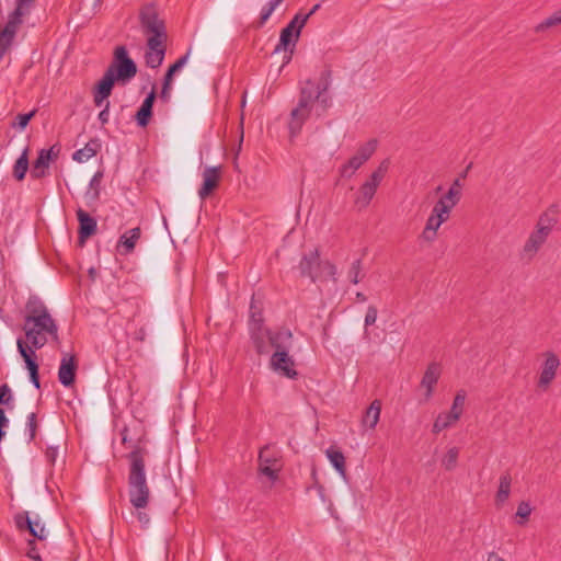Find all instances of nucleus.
<instances>
[{"instance_id":"nucleus-1","label":"nucleus","mask_w":561,"mask_h":561,"mask_svg":"<svg viewBox=\"0 0 561 561\" xmlns=\"http://www.w3.org/2000/svg\"><path fill=\"white\" fill-rule=\"evenodd\" d=\"M25 310L23 330L32 347L42 348L49 339L55 342L59 341L58 325L38 297H30Z\"/></svg>"},{"instance_id":"nucleus-57","label":"nucleus","mask_w":561,"mask_h":561,"mask_svg":"<svg viewBox=\"0 0 561 561\" xmlns=\"http://www.w3.org/2000/svg\"><path fill=\"white\" fill-rule=\"evenodd\" d=\"M356 298H357V300H359L362 302H365L367 300V297L363 293H359V291L356 294Z\"/></svg>"},{"instance_id":"nucleus-46","label":"nucleus","mask_w":561,"mask_h":561,"mask_svg":"<svg viewBox=\"0 0 561 561\" xmlns=\"http://www.w3.org/2000/svg\"><path fill=\"white\" fill-rule=\"evenodd\" d=\"M12 400L11 389L8 383L0 386V404H8Z\"/></svg>"},{"instance_id":"nucleus-44","label":"nucleus","mask_w":561,"mask_h":561,"mask_svg":"<svg viewBox=\"0 0 561 561\" xmlns=\"http://www.w3.org/2000/svg\"><path fill=\"white\" fill-rule=\"evenodd\" d=\"M35 114H36V110H33L26 114H19L16 116V122L13 123V127H18L19 129H24L27 126L28 122L34 117Z\"/></svg>"},{"instance_id":"nucleus-56","label":"nucleus","mask_w":561,"mask_h":561,"mask_svg":"<svg viewBox=\"0 0 561 561\" xmlns=\"http://www.w3.org/2000/svg\"><path fill=\"white\" fill-rule=\"evenodd\" d=\"M145 336H146V331L144 328L139 329L137 332H136V339L139 340V341H144L145 340Z\"/></svg>"},{"instance_id":"nucleus-2","label":"nucleus","mask_w":561,"mask_h":561,"mask_svg":"<svg viewBox=\"0 0 561 561\" xmlns=\"http://www.w3.org/2000/svg\"><path fill=\"white\" fill-rule=\"evenodd\" d=\"M146 450L136 447L127 456L130 466L128 473V495L130 504L138 511L137 518L140 524L147 526L149 524V516L147 513L141 512L149 504L150 489L146 478Z\"/></svg>"},{"instance_id":"nucleus-34","label":"nucleus","mask_w":561,"mask_h":561,"mask_svg":"<svg viewBox=\"0 0 561 561\" xmlns=\"http://www.w3.org/2000/svg\"><path fill=\"white\" fill-rule=\"evenodd\" d=\"M457 421L458 419L456 417V415H453L450 412L440 413L436 417L432 431L434 434H438L442 431L453 426Z\"/></svg>"},{"instance_id":"nucleus-12","label":"nucleus","mask_w":561,"mask_h":561,"mask_svg":"<svg viewBox=\"0 0 561 561\" xmlns=\"http://www.w3.org/2000/svg\"><path fill=\"white\" fill-rule=\"evenodd\" d=\"M434 205L431 215L428 216L425 227L421 233V238L426 242H433L437 237V231L440 226L446 222L450 215Z\"/></svg>"},{"instance_id":"nucleus-41","label":"nucleus","mask_w":561,"mask_h":561,"mask_svg":"<svg viewBox=\"0 0 561 561\" xmlns=\"http://www.w3.org/2000/svg\"><path fill=\"white\" fill-rule=\"evenodd\" d=\"M360 271H362V261L360 260L354 261L348 270V278L353 284H358L360 282Z\"/></svg>"},{"instance_id":"nucleus-53","label":"nucleus","mask_w":561,"mask_h":561,"mask_svg":"<svg viewBox=\"0 0 561 561\" xmlns=\"http://www.w3.org/2000/svg\"><path fill=\"white\" fill-rule=\"evenodd\" d=\"M449 188L462 194V183L460 181V178L455 179Z\"/></svg>"},{"instance_id":"nucleus-37","label":"nucleus","mask_w":561,"mask_h":561,"mask_svg":"<svg viewBox=\"0 0 561 561\" xmlns=\"http://www.w3.org/2000/svg\"><path fill=\"white\" fill-rule=\"evenodd\" d=\"M459 448L450 447L442 458V466L447 471H453L458 463Z\"/></svg>"},{"instance_id":"nucleus-38","label":"nucleus","mask_w":561,"mask_h":561,"mask_svg":"<svg viewBox=\"0 0 561 561\" xmlns=\"http://www.w3.org/2000/svg\"><path fill=\"white\" fill-rule=\"evenodd\" d=\"M465 401L466 392L463 390L458 391L454 398L453 405L449 411L453 415H456L458 420L462 415Z\"/></svg>"},{"instance_id":"nucleus-31","label":"nucleus","mask_w":561,"mask_h":561,"mask_svg":"<svg viewBox=\"0 0 561 561\" xmlns=\"http://www.w3.org/2000/svg\"><path fill=\"white\" fill-rule=\"evenodd\" d=\"M461 193L457 191L448 190L436 203L435 205L440 209L444 208L446 213L450 215L453 208L459 203L461 198Z\"/></svg>"},{"instance_id":"nucleus-30","label":"nucleus","mask_w":561,"mask_h":561,"mask_svg":"<svg viewBox=\"0 0 561 561\" xmlns=\"http://www.w3.org/2000/svg\"><path fill=\"white\" fill-rule=\"evenodd\" d=\"M325 455L330 460L334 469L340 473L342 478H346L345 457L342 451L330 447L325 450Z\"/></svg>"},{"instance_id":"nucleus-29","label":"nucleus","mask_w":561,"mask_h":561,"mask_svg":"<svg viewBox=\"0 0 561 561\" xmlns=\"http://www.w3.org/2000/svg\"><path fill=\"white\" fill-rule=\"evenodd\" d=\"M100 149L99 139H91L85 146L81 149H78L73 152L72 159L77 162H84L94 157Z\"/></svg>"},{"instance_id":"nucleus-48","label":"nucleus","mask_w":561,"mask_h":561,"mask_svg":"<svg viewBox=\"0 0 561 561\" xmlns=\"http://www.w3.org/2000/svg\"><path fill=\"white\" fill-rule=\"evenodd\" d=\"M28 550H27V553L26 556L34 560V561H42V558L39 556V552L38 550L36 549V546H35V541L34 540H30L28 541Z\"/></svg>"},{"instance_id":"nucleus-21","label":"nucleus","mask_w":561,"mask_h":561,"mask_svg":"<svg viewBox=\"0 0 561 561\" xmlns=\"http://www.w3.org/2000/svg\"><path fill=\"white\" fill-rule=\"evenodd\" d=\"M220 178V167H209L203 172V185L198 191L201 199H205L217 187Z\"/></svg>"},{"instance_id":"nucleus-15","label":"nucleus","mask_w":561,"mask_h":561,"mask_svg":"<svg viewBox=\"0 0 561 561\" xmlns=\"http://www.w3.org/2000/svg\"><path fill=\"white\" fill-rule=\"evenodd\" d=\"M289 351L274 352L271 356L270 365L273 370L280 373L288 378H296L297 371L294 368V359L288 355Z\"/></svg>"},{"instance_id":"nucleus-26","label":"nucleus","mask_w":561,"mask_h":561,"mask_svg":"<svg viewBox=\"0 0 561 561\" xmlns=\"http://www.w3.org/2000/svg\"><path fill=\"white\" fill-rule=\"evenodd\" d=\"M320 265V257L318 251L310 252L308 255H305L300 263L299 270L302 276H308L312 280L317 277V268Z\"/></svg>"},{"instance_id":"nucleus-45","label":"nucleus","mask_w":561,"mask_h":561,"mask_svg":"<svg viewBox=\"0 0 561 561\" xmlns=\"http://www.w3.org/2000/svg\"><path fill=\"white\" fill-rule=\"evenodd\" d=\"M260 328H263V318L261 312H256L254 310L253 302L251 304V330L255 329L257 330Z\"/></svg>"},{"instance_id":"nucleus-11","label":"nucleus","mask_w":561,"mask_h":561,"mask_svg":"<svg viewBox=\"0 0 561 561\" xmlns=\"http://www.w3.org/2000/svg\"><path fill=\"white\" fill-rule=\"evenodd\" d=\"M60 148L56 145L49 149H42L31 169V178L34 180L43 179L48 175L49 164L58 158Z\"/></svg>"},{"instance_id":"nucleus-10","label":"nucleus","mask_w":561,"mask_h":561,"mask_svg":"<svg viewBox=\"0 0 561 561\" xmlns=\"http://www.w3.org/2000/svg\"><path fill=\"white\" fill-rule=\"evenodd\" d=\"M140 21L144 32L150 34L148 38L167 39L164 23L159 19L153 7H146L141 10Z\"/></svg>"},{"instance_id":"nucleus-51","label":"nucleus","mask_w":561,"mask_h":561,"mask_svg":"<svg viewBox=\"0 0 561 561\" xmlns=\"http://www.w3.org/2000/svg\"><path fill=\"white\" fill-rule=\"evenodd\" d=\"M57 455H58V448H57V447H49V448H47V450H46V457H47V459H48L51 463H54V462H55Z\"/></svg>"},{"instance_id":"nucleus-49","label":"nucleus","mask_w":561,"mask_h":561,"mask_svg":"<svg viewBox=\"0 0 561 561\" xmlns=\"http://www.w3.org/2000/svg\"><path fill=\"white\" fill-rule=\"evenodd\" d=\"M9 420L5 416L4 410L0 408V442L5 436L4 428L8 426Z\"/></svg>"},{"instance_id":"nucleus-54","label":"nucleus","mask_w":561,"mask_h":561,"mask_svg":"<svg viewBox=\"0 0 561 561\" xmlns=\"http://www.w3.org/2000/svg\"><path fill=\"white\" fill-rule=\"evenodd\" d=\"M486 561H505L504 558H502L499 553L495 551H491L488 553Z\"/></svg>"},{"instance_id":"nucleus-25","label":"nucleus","mask_w":561,"mask_h":561,"mask_svg":"<svg viewBox=\"0 0 561 561\" xmlns=\"http://www.w3.org/2000/svg\"><path fill=\"white\" fill-rule=\"evenodd\" d=\"M154 100H156V90L153 88L148 93V95L146 96L141 106L139 107V110L137 111V113L135 115L138 126L146 127L149 124L150 118L152 116V106H153Z\"/></svg>"},{"instance_id":"nucleus-39","label":"nucleus","mask_w":561,"mask_h":561,"mask_svg":"<svg viewBox=\"0 0 561 561\" xmlns=\"http://www.w3.org/2000/svg\"><path fill=\"white\" fill-rule=\"evenodd\" d=\"M561 24V9L553 12L549 18L539 23L536 27V32H543L545 30Z\"/></svg>"},{"instance_id":"nucleus-17","label":"nucleus","mask_w":561,"mask_h":561,"mask_svg":"<svg viewBox=\"0 0 561 561\" xmlns=\"http://www.w3.org/2000/svg\"><path fill=\"white\" fill-rule=\"evenodd\" d=\"M15 524L20 529H27L34 538L44 540L47 537L45 526L41 520L38 518L32 519L26 512L15 516Z\"/></svg>"},{"instance_id":"nucleus-23","label":"nucleus","mask_w":561,"mask_h":561,"mask_svg":"<svg viewBox=\"0 0 561 561\" xmlns=\"http://www.w3.org/2000/svg\"><path fill=\"white\" fill-rule=\"evenodd\" d=\"M442 373L440 365L438 363H431L425 370L421 386L426 389L425 398L430 399L433 394L434 387L437 383Z\"/></svg>"},{"instance_id":"nucleus-22","label":"nucleus","mask_w":561,"mask_h":561,"mask_svg":"<svg viewBox=\"0 0 561 561\" xmlns=\"http://www.w3.org/2000/svg\"><path fill=\"white\" fill-rule=\"evenodd\" d=\"M77 218L79 221V240L83 243L88 238L96 232V220L82 208L77 210Z\"/></svg>"},{"instance_id":"nucleus-19","label":"nucleus","mask_w":561,"mask_h":561,"mask_svg":"<svg viewBox=\"0 0 561 561\" xmlns=\"http://www.w3.org/2000/svg\"><path fill=\"white\" fill-rule=\"evenodd\" d=\"M77 363L73 355L65 354L60 360L58 369V379L65 387H70L75 382Z\"/></svg>"},{"instance_id":"nucleus-5","label":"nucleus","mask_w":561,"mask_h":561,"mask_svg":"<svg viewBox=\"0 0 561 561\" xmlns=\"http://www.w3.org/2000/svg\"><path fill=\"white\" fill-rule=\"evenodd\" d=\"M557 219L549 213H543L537 224L535 230L529 234L523 247V255L528 260L535 257L540 248L545 244L550 236Z\"/></svg>"},{"instance_id":"nucleus-9","label":"nucleus","mask_w":561,"mask_h":561,"mask_svg":"<svg viewBox=\"0 0 561 561\" xmlns=\"http://www.w3.org/2000/svg\"><path fill=\"white\" fill-rule=\"evenodd\" d=\"M543 360L540 365L537 387L541 390H547L557 377V371L560 367V358L552 351L542 353Z\"/></svg>"},{"instance_id":"nucleus-42","label":"nucleus","mask_w":561,"mask_h":561,"mask_svg":"<svg viewBox=\"0 0 561 561\" xmlns=\"http://www.w3.org/2000/svg\"><path fill=\"white\" fill-rule=\"evenodd\" d=\"M26 430L28 432V440L32 442L36 436L37 431V415L32 412L27 415Z\"/></svg>"},{"instance_id":"nucleus-27","label":"nucleus","mask_w":561,"mask_h":561,"mask_svg":"<svg viewBox=\"0 0 561 561\" xmlns=\"http://www.w3.org/2000/svg\"><path fill=\"white\" fill-rule=\"evenodd\" d=\"M381 402L379 400H374L362 417V425L366 428L374 430L379 422Z\"/></svg>"},{"instance_id":"nucleus-4","label":"nucleus","mask_w":561,"mask_h":561,"mask_svg":"<svg viewBox=\"0 0 561 561\" xmlns=\"http://www.w3.org/2000/svg\"><path fill=\"white\" fill-rule=\"evenodd\" d=\"M325 90L327 85L321 89L320 85H317L311 80H308L306 85L301 88L298 104L291 110L288 122V129L291 137L300 133L304 123L310 117L313 104L317 101L323 104V111H325L328 107V98L322 96Z\"/></svg>"},{"instance_id":"nucleus-20","label":"nucleus","mask_w":561,"mask_h":561,"mask_svg":"<svg viewBox=\"0 0 561 561\" xmlns=\"http://www.w3.org/2000/svg\"><path fill=\"white\" fill-rule=\"evenodd\" d=\"M259 470L262 474L266 476L271 481H275L278 478L279 467H275L277 459L268 455V447L261 448L259 454Z\"/></svg>"},{"instance_id":"nucleus-43","label":"nucleus","mask_w":561,"mask_h":561,"mask_svg":"<svg viewBox=\"0 0 561 561\" xmlns=\"http://www.w3.org/2000/svg\"><path fill=\"white\" fill-rule=\"evenodd\" d=\"M531 506L528 502H520L517 506L516 516L523 518L524 520L518 522L519 525H524L525 520L528 519L531 514Z\"/></svg>"},{"instance_id":"nucleus-55","label":"nucleus","mask_w":561,"mask_h":561,"mask_svg":"<svg viewBox=\"0 0 561 561\" xmlns=\"http://www.w3.org/2000/svg\"><path fill=\"white\" fill-rule=\"evenodd\" d=\"M320 3H316L308 13L302 14V16H306V23L308 22L310 16L313 15L320 9Z\"/></svg>"},{"instance_id":"nucleus-7","label":"nucleus","mask_w":561,"mask_h":561,"mask_svg":"<svg viewBox=\"0 0 561 561\" xmlns=\"http://www.w3.org/2000/svg\"><path fill=\"white\" fill-rule=\"evenodd\" d=\"M389 162L383 160L379 167L371 173L369 179L359 187L355 198V205L362 209L366 208L374 198L378 186L388 171Z\"/></svg>"},{"instance_id":"nucleus-50","label":"nucleus","mask_w":561,"mask_h":561,"mask_svg":"<svg viewBox=\"0 0 561 561\" xmlns=\"http://www.w3.org/2000/svg\"><path fill=\"white\" fill-rule=\"evenodd\" d=\"M110 102H106L104 104V107L103 110L99 113V121L101 122L102 125H105L108 123V119H110Z\"/></svg>"},{"instance_id":"nucleus-47","label":"nucleus","mask_w":561,"mask_h":561,"mask_svg":"<svg viewBox=\"0 0 561 561\" xmlns=\"http://www.w3.org/2000/svg\"><path fill=\"white\" fill-rule=\"evenodd\" d=\"M377 308L375 306H369L367 308V312H366V316H365V327H369V325H373L376 320H377Z\"/></svg>"},{"instance_id":"nucleus-33","label":"nucleus","mask_w":561,"mask_h":561,"mask_svg":"<svg viewBox=\"0 0 561 561\" xmlns=\"http://www.w3.org/2000/svg\"><path fill=\"white\" fill-rule=\"evenodd\" d=\"M512 478L510 473H504L500 477L499 489L496 492V502L504 503L511 494Z\"/></svg>"},{"instance_id":"nucleus-18","label":"nucleus","mask_w":561,"mask_h":561,"mask_svg":"<svg viewBox=\"0 0 561 561\" xmlns=\"http://www.w3.org/2000/svg\"><path fill=\"white\" fill-rule=\"evenodd\" d=\"M266 339L268 344L278 351H289L293 343V333L289 329L282 328L277 331H266Z\"/></svg>"},{"instance_id":"nucleus-52","label":"nucleus","mask_w":561,"mask_h":561,"mask_svg":"<svg viewBox=\"0 0 561 561\" xmlns=\"http://www.w3.org/2000/svg\"><path fill=\"white\" fill-rule=\"evenodd\" d=\"M107 98L106 96H101L99 95L98 92L93 91V102L95 104V106H103L104 103H106L107 101Z\"/></svg>"},{"instance_id":"nucleus-13","label":"nucleus","mask_w":561,"mask_h":561,"mask_svg":"<svg viewBox=\"0 0 561 561\" xmlns=\"http://www.w3.org/2000/svg\"><path fill=\"white\" fill-rule=\"evenodd\" d=\"M16 344L19 353L23 357L26 364V368L28 369L31 382L36 389H39L41 382L38 376V364L35 360V352L31 348V346L26 345L22 339H19Z\"/></svg>"},{"instance_id":"nucleus-60","label":"nucleus","mask_w":561,"mask_h":561,"mask_svg":"<svg viewBox=\"0 0 561 561\" xmlns=\"http://www.w3.org/2000/svg\"><path fill=\"white\" fill-rule=\"evenodd\" d=\"M440 191H442V186H438V187L436 188V192H440Z\"/></svg>"},{"instance_id":"nucleus-8","label":"nucleus","mask_w":561,"mask_h":561,"mask_svg":"<svg viewBox=\"0 0 561 561\" xmlns=\"http://www.w3.org/2000/svg\"><path fill=\"white\" fill-rule=\"evenodd\" d=\"M377 149V140L370 139L362 145L356 154H354L345 164L340 169L342 178H352L355 172L374 154Z\"/></svg>"},{"instance_id":"nucleus-16","label":"nucleus","mask_w":561,"mask_h":561,"mask_svg":"<svg viewBox=\"0 0 561 561\" xmlns=\"http://www.w3.org/2000/svg\"><path fill=\"white\" fill-rule=\"evenodd\" d=\"M164 42L165 39L148 38V50L145 54V60L148 67L158 68L161 66L165 55Z\"/></svg>"},{"instance_id":"nucleus-58","label":"nucleus","mask_w":561,"mask_h":561,"mask_svg":"<svg viewBox=\"0 0 561 561\" xmlns=\"http://www.w3.org/2000/svg\"><path fill=\"white\" fill-rule=\"evenodd\" d=\"M330 268L332 270V273H334V271H335L334 265H330Z\"/></svg>"},{"instance_id":"nucleus-32","label":"nucleus","mask_w":561,"mask_h":561,"mask_svg":"<svg viewBox=\"0 0 561 561\" xmlns=\"http://www.w3.org/2000/svg\"><path fill=\"white\" fill-rule=\"evenodd\" d=\"M267 329L260 328L257 330L252 329L251 339L253 341L254 347L259 354H267L268 345L265 343Z\"/></svg>"},{"instance_id":"nucleus-3","label":"nucleus","mask_w":561,"mask_h":561,"mask_svg":"<svg viewBox=\"0 0 561 561\" xmlns=\"http://www.w3.org/2000/svg\"><path fill=\"white\" fill-rule=\"evenodd\" d=\"M137 73L135 61L128 56L125 46H117L114 50V59L96 84L94 91L101 96L108 98L115 82L126 84Z\"/></svg>"},{"instance_id":"nucleus-35","label":"nucleus","mask_w":561,"mask_h":561,"mask_svg":"<svg viewBox=\"0 0 561 561\" xmlns=\"http://www.w3.org/2000/svg\"><path fill=\"white\" fill-rule=\"evenodd\" d=\"M102 179L103 173L98 171L90 180L89 190L85 193V198L89 202H95L99 199Z\"/></svg>"},{"instance_id":"nucleus-59","label":"nucleus","mask_w":561,"mask_h":561,"mask_svg":"<svg viewBox=\"0 0 561 561\" xmlns=\"http://www.w3.org/2000/svg\"><path fill=\"white\" fill-rule=\"evenodd\" d=\"M127 442V437L123 436V443L125 444Z\"/></svg>"},{"instance_id":"nucleus-40","label":"nucleus","mask_w":561,"mask_h":561,"mask_svg":"<svg viewBox=\"0 0 561 561\" xmlns=\"http://www.w3.org/2000/svg\"><path fill=\"white\" fill-rule=\"evenodd\" d=\"M284 0H271L266 5H264L262 8V11H261V16H260V20H261V24H264L268 19L270 16L272 15V13L274 12V10L283 2Z\"/></svg>"},{"instance_id":"nucleus-14","label":"nucleus","mask_w":561,"mask_h":561,"mask_svg":"<svg viewBox=\"0 0 561 561\" xmlns=\"http://www.w3.org/2000/svg\"><path fill=\"white\" fill-rule=\"evenodd\" d=\"M35 0H16V8L10 15V20L2 31L1 36H9L12 38L15 32V27L22 22V18L30 13L34 5Z\"/></svg>"},{"instance_id":"nucleus-24","label":"nucleus","mask_w":561,"mask_h":561,"mask_svg":"<svg viewBox=\"0 0 561 561\" xmlns=\"http://www.w3.org/2000/svg\"><path fill=\"white\" fill-rule=\"evenodd\" d=\"M188 59V53L179 58L172 66L169 67L162 84V90L160 93V99L164 102H169L170 100V92H171V75H174L179 70H181L184 65L187 62Z\"/></svg>"},{"instance_id":"nucleus-36","label":"nucleus","mask_w":561,"mask_h":561,"mask_svg":"<svg viewBox=\"0 0 561 561\" xmlns=\"http://www.w3.org/2000/svg\"><path fill=\"white\" fill-rule=\"evenodd\" d=\"M27 170H28V158H27V148H25L14 163L13 175L18 181H22L25 178Z\"/></svg>"},{"instance_id":"nucleus-28","label":"nucleus","mask_w":561,"mask_h":561,"mask_svg":"<svg viewBox=\"0 0 561 561\" xmlns=\"http://www.w3.org/2000/svg\"><path fill=\"white\" fill-rule=\"evenodd\" d=\"M140 228L136 227L133 229L127 230L125 233H123L118 241V248L123 247L124 254H128L134 251L137 241L140 239Z\"/></svg>"},{"instance_id":"nucleus-6","label":"nucleus","mask_w":561,"mask_h":561,"mask_svg":"<svg viewBox=\"0 0 561 561\" xmlns=\"http://www.w3.org/2000/svg\"><path fill=\"white\" fill-rule=\"evenodd\" d=\"M305 25L306 16H302L301 13H297L293 20L282 30L279 42L276 45L274 53L289 50V56L287 57L286 62L290 60L296 43L298 42L301 30Z\"/></svg>"}]
</instances>
